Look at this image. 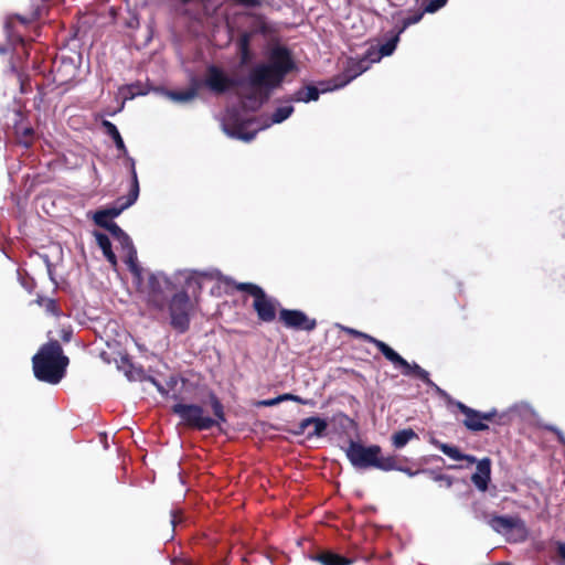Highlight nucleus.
<instances>
[{"mask_svg":"<svg viewBox=\"0 0 565 565\" xmlns=\"http://www.w3.org/2000/svg\"><path fill=\"white\" fill-rule=\"evenodd\" d=\"M147 306L158 312H167L171 328L178 333L190 329L195 305L185 290H177L163 274H151L148 278Z\"/></svg>","mask_w":565,"mask_h":565,"instance_id":"nucleus-1","label":"nucleus"},{"mask_svg":"<svg viewBox=\"0 0 565 565\" xmlns=\"http://www.w3.org/2000/svg\"><path fill=\"white\" fill-rule=\"evenodd\" d=\"M296 68V63L289 49L286 46H275L270 51L269 63H262L254 66L247 76L248 86H268L278 88L282 84L286 75Z\"/></svg>","mask_w":565,"mask_h":565,"instance_id":"nucleus-2","label":"nucleus"},{"mask_svg":"<svg viewBox=\"0 0 565 565\" xmlns=\"http://www.w3.org/2000/svg\"><path fill=\"white\" fill-rule=\"evenodd\" d=\"M70 359L63 353L57 340H50L40 347L32 358L34 376L49 384H58L66 374Z\"/></svg>","mask_w":565,"mask_h":565,"instance_id":"nucleus-3","label":"nucleus"},{"mask_svg":"<svg viewBox=\"0 0 565 565\" xmlns=\"http://www.w3.org/2000/svg\"><path fill=\"white\" fill-rule=\"evenodd\" d=\"M210 406L214 417L204 415V408L198 404L178 403L172 406V413L181 418V422L189 428L204 431L218 427L226 423V415L221 399L211 393L209 396Z\"/></svg>","mask_w":565,"mask_h":565,"instance_id":"nucleus-4","label":"nucleus"},{"mask_svg":"<svg viewBox=\"0 0 565 565\" xmlns=\"http://www.w3.org/2000/svg\"><path fill=\"white\" fill-rule=\"evenodd\" d=\"M344 330L348 334H350L353 338L361 339L365 342L374 344L387 361H390L395 367L402 370L403 375L414 376L424 382L427 386L434 388L437 393L446 395V392L443 391L436 383L431 381L429 373L426 370H424L420 365H418L415 362H407L403 356H401L384 341H381L372 337L371 334L364 333L352 328H345Z\"/></svg>","mask_w":565,"mask_h":565,"instance_id":"nucleus-5","label":"nucleus"},{"mask_svg":"<svg viewBox=\"0 0 565 565\" xmlns=\"http://www.w3.org/2000/svg\"><path fill=\"white\" fill-rule=\"evenodd\" d=\"M345 455L350 463L359 470L375 468L392 471L396 468V456L384 457L379 445L364 446L359 441L350 440Z\"/></svg>","mask_w":565,"mask_h":565,"instance_id":"nucleus-6","label":"nucleus"},{"mask_svg":"<svg viewBox=\"0 0 565 565\" xmlns=\"http://www.w3.org/2000/svg\"><path fill=\"white\" fill-rule=\"evenodd\" d=\"M234 288L254 298L252 306L260 322L270 323L276 319L279 301L268 296L260 286L253 282H234Z\"/></svg>","mask_w":565,"mask_h":565,"instance_id":"nucleus-7","label":"nucleus"},{"mask_svg":"<svg viewBox=\"0 0 565 565\" xmlns=\"http://www.w3.org/2000/svg\"><path fill=\"white\" fill-rule=\"evenodd\" d=\"M139 182L135 163L131 164V188L129 193L125 196L118 198L114 205L110 207L102 209L95 212L93 220L98 226H106L108 223H114L111 220L119 216L122 211L130 207L138 199Z\"/></svg>","mask_w":565,"mask_h":565,"instance_id":"nucleus-8","label":"nucleus"},{"mask_svg":"<svg viewBox=\"0 0 565 565\" xmlns=\"http://www.w3.org/2000/svg\"><path fill=\"white\" fill-rule=\"evenodd\" d=\"M46 11L47 7L42 3L36 4L29 13L8 15L4 22V31L10 44H23L24 40L21 29H25L30 23L41 19Z\"/></svg>","mask_w":565,"mask_h":565,"instance_id":"nucleus-9","label":"nucleus"},{"mask_svg":"<svg viewBox=\"0 0 565 565\" xmlns=\"http://www.w3.org/2000/svg\"><path fill=\"white\" fill-rule=\"evenodd\" d=\"M371 63L366 54L360 60L349 58L344 70L340 74L334 75L327 82L320 83L322 93L344 87L369 70Z\"/></svg>","mask_w":565,"mask_h":565,"instance_id":"nucleus-10","label":"nucleus"},{"mask_svg":"<svg viewBox=\"0 0 565 565\" xmlns=\"http://www.w3.org/2000/svg\"><path fill=\"white\" fill-rule=\"evenodd\" d=\"M247 84L244 79L230 77L221 67L210 65L206 68L204 85L214 94L222 95L232 88Z\"/></svg>","mask_w":565,"mask_h":565,"instance_id":"nucleus-11","label":"nucleus"},{"mask_svg":"<svg viewBox=\"0 0 565 565\" xmlns=\"http://www.w3.org/2000/svg\"><path fill=\"white\" fill-rule=\"evenodd\" d=\"M279 321L288 329L303 330L310 332L316 329L317 320L309 318L303 311L298 309L279 310Z\"/></svg>","mask_w":565,"mask_h":565,"instance_id":"nucleus-12","label":"nucleus"},{"mask_svg":"<svg viewBox=\"0 0 565 565\" xmlns=\"http://www.w3.org/2000/svg\"><path fill=\"white\" fill-rule=\"evenodd\" d=\"M13 132L17 142L25 148L32 147L35 141V131L28 120V117L20 110L15 111Z\"/></svg>","mask_w":565,"mask_h":565,"instance_id":"nucleus-13","label":"nucleus"},{"mask_svg":"<svg viewBox=\"0 0 565 565\" xmlns=\"http://www.w3.org/2000/svg\"><path fill=\"white\" fill-rule=\"evenodd\" d=\"M119 369L130 381L142 382L149 380L162 395H168V391L157 380L147 376L145 370L141 366H136L129 356L126 355L120 359Z\"/></svg>","mask_w":565,"mask_h":565,"instance_id":"nucleus-14","label":"nucleus"},{"mask_svg":"<svg viewBox=\"0 0 565 565\" xmlns=\"http://www.w3.org/2000/svg\"><path fill=\"white\" fill-rule=\"evenodd\" d=\"M454 404L458 411L465 415L462 424L468 430L478 433L489 429V425L481 418V412L476 411L459 401L455 402Z\"/></svg>","mask_w":565,"mask_h":565,"instance_id":"nucleus-15","label":"nucleus"},{"mask_svg":"<svg viewBox=\"0 0 565 565\" xmlns=\"http://www.w3.org/2000/svg\"><path fill=\"white\" fill-rule=\"evenodd\" d=\"M252 90L241 96L243 99V107L245 109L257 111L264 104H266L275 88L268 86H249Z\"/></svg>","mask_w":565,"mask_h":565,"instance_id":"nucleus-16","label":"nucleus"},{"mask_svg":"<svg viewBox=\"0 0 565 565\" xmlns=\"http://www.w3.org/2000/svg\"><path fill=\"white\" fill-rule=\"evenodd\" d=\"M488 523L497 533H509L513 530H525L524 521L519 516L493 515Z\"/></svg>","mask_w":565,"mask_h":565,"instance_id":"nucleus-17","label":"nucleus"},{"mask_svg":"<svg viewBox=\"0 0 565 565\" xmlns=\"http://www.w3.org/2000/svg\"><path fill=\"white\" fill-rule=\"evenodd\" d=\"M402 33H398V30L393 28L390 31V38L383 43L377 52H374L372 49L367 50L366 55L370 61L377 62L384 56H390L395 51L397 43L399 42V36Z\"/></svg>","mask_w":565,"mask_h":565,"instance_id":"nucleus-18","label":"nucleus"},{"mask_svg":"<svg viewBox=\"0 0 565 565\" xmlns=\"http://www.w3.org/2000/svg\"><path fill=\"white\" fill-rule=\"evenodd\" d=\"M476 462L477 469L476 472L471 476V481L478 490L484 492L488 490V486L491 479V460L489 458H483L479 461L477 460Z\"/></svg>","mask_w":565,"mask_h":565,"instance_id":"nucleus-19","label":"nucleus"},{"mask_svg":"<svg viewBox=\"0 0 565 565\" xmlns=\"http://www.w3.org/2000/svg\"><path fill=\"white\" fill-rule=\"evenodd\" d=\"M310 558L315 562H319L322 565H351L352 561L345 556L337 554L332 551H321Z\"/></svg>","mask_w":565,"mask_h":565,"instance_id":"nucleus-20","label":"nucleus"},{"mask_svg":"<svg viewBox=\"0 0 565 565\" xmlns=\"http://www.w3.org/2000/svg\"><path fill=\"white\" fill-rule=\"evenodd\" d=\"M320 92L321 90H319L316 86L307 85L296 90L291 96H289L286 99V102H316L319 99Z\"/></svg>","mask_w":565,"mask_h":565,"instance_id":"nucleus-21","label":"nucleus"},{"mask_svg":"<svg viewBox=\"0 0 565 565\" xmlns=\"http://www.w3.org/2000/svg\"><path fill=\"white\" fill-rule=\"evenodd\" d=\"M435 445L438 447V449L443 454H445L446 456H448L449 458H451L454 460H466L469 463H476V461H477V458L475 456L462 454L459 450V448L456 446H451V445L443 444V443H436Z\"/></svg>","mask_w":565,"mask_h":565,"instance_id":"nucleus-22","label":"nucleus"},{"mask_svg":"<svg viewBox=\"0 0 565 565\" xmlns=\"http://www.w3.org/2000/svg\"><path fill=\"white\" fill-rule=\"evenodd\" d=\"M96 242L99 248L103 250L105 258L113 265H117V257L111 248V242L109 237L100 232L95 233Z\"/></svg>","mask_w":565,"mask_h":565,"instance_id":"nucleus-23","label":"nucleus"},{"mask_svg":"<svg viewBox=\"0 0 565 565\" xmlns=\"http://www.w3.org/2000/svg\"><path fill=\"white\" fill-rule=\"evenodd\" d=\"M102 126L105 132L114 140L116 148L122 153H127V148L125 146L124 139L117 129L116 125L109 120H103Z\"/></svg>","mask_w":565,"mask_h":565,"instance_id":"nucleus-24","label":"nucleus"},{"mask_svg":"<svg viewBox=\"0 0 565 565\" xmlns=\"http://www.w3.org/2000/svg\"><path fill=\"white\" fill-rule=\"evenodd\" d=\"M198 89L199 84L196 81H193V84L190 88L185 90H170L168 95L174 102L186 103L194 99L198 96Z\"/></svg>","mask_w":565,"mask_h":565,"instance_id":"nucleus-25","label":"nucleus"},{"mask_svg":"<svg viewBox=\"0 0 565 565\" xmlns=\"http://www.w3.org/2000/svg\"><path fill=\"white\" fill-rule=\"evenodd\" d=\"M247 122L248 121H243V120H238V118H235L233 120L232 129H231V131H228V134L232 137H236L244 141L253 140L256 136V131H252V132L245 131Z\"/></svg>","mask_w":565,"mask_h":565,"instance_id":"nucleus-26","label":"nucleus"},{"mask_svg":"<svg viewBox=\"0 0 565 565\" xmlns=\"http://www.w3.org/2000/svg\"><path fill=\"white\" fill-rule=\"evenodd\" d=\"M482 419L484 423H492L499 426L509 425L511 416L508 413H499L495 408L489 412H481Z\"/></svg>","mask_w":565,"mask_h":565,"instance_id":"nucleus-27","label":"nucleus"},{"mask_svg":"<svg viewBox=\"0 0 565 565\" xmlns=\"http://www.w3.org/2000/svg\"><path fill=\"white\" fill-rule=\"evenodd\" d=\"M417 437V434L412 428L402 429L393 434L392 444L395 448L399 449Z\"/></svg>","mask_w":565,"mask_h":565,"instance_id":"nucleus-28","label":"nucleus"},{"mask_svg":"<svg viewBox=\"0 0 565 565\" xmlns=\"http://www.w3.org/2000/svg\"><path fill=\"white\" fill-rule=\"evenodd\" d=\"M424 14L425 12L423 9L417 10L408 17L403 18L394 28L398 30V33H403L408 26L418 23L423 19Z\"/></svg>","mask_w":565,"mask_h":565,"instance_id":"nucleus-29","label":"nucleus"},{"mask_svg":"<svg viewBox=\"0 0 565 565\" xmlns=\"http://www.w3.org/2000/svg\"><path fill=\"white\" fill-rule=\"evenodd\" d=\"M423 473H427L429 475V477L439 483V487H444V488H451L452 484H454V478L451 476H448V475H444V473H438L434 470H428V469H423L422 470Z\"/></svg>","mask_w":565,"mask_h":565,"instance_id":"nucleus-30","label":"nucleus"},{"mask_svg":"<svg viewBox=\"0 0 565 565\" xmlns=\"http://www.w3.org/2000/svg\"><path fill=\"white\" fill-rule=\"evenodd\" d=\"M294 113V107L291 105L289 106H282L278 107L271 115V122L274 124H280L287 118L291 116Z\"/></svg>","mask_w":565,"mask_h":565,"instance_id":"nucleus-31","label":"nucleus"},{"mask_svg":"<svg viewBox=\"0 0 565 565\" xmlns=\"http://www.w3.org/2000/svg\"><path fill=\"white\" fill-rule=\"evenodd\" d=\"M126 253V263L130 269V271L137 276L140 275V268L137 263V250L136 248H130L125 250Z\"/></svg>","mask_w":565,"mask_h":565,"instance_id":"nucleus-32","label":"nucleus"},{"mask_svg":"<svg viewBox=\"0 0 565 565\" xmlns=\"http://www.w3.org/2000/svg\"><path fill=\"white\" fill-rule=\"evenodd\" d=\"M311 419V425L315 426V429L312 433L309 434V437H321L324 435L326 430H327V427H328V423L326 419H322L320 417H310Z\"/></svg>","mask_w":565,"mask_h":565,"instance_id":"nucleus-33","label":"nucleus"},{"mask_svg":"<svg viewBox=\"0 0 565 565\" xmlns=\"http://www.w3.org/2000/svg\"><path fill=\"white\" fill-rule=\"evenodd\" d=\"M63 66H66V67H70L72 70V72L74 73V65L72 62H67L65 63L64 61H62L60 64L57 62L54 63V66H53V72L55 74V81L58 82L60 84H64L68 81L67 77H65L63 74H62V68Z\"/></svg>","mask_w":565,"mask_h":565,"instance_id":"nucleus-34","label":"nucleus"},{"mask_svg":"<svg viewBox=\"0 0 565 565\" xmlns=\"http://www.w3.org/2000/svg\"><path fill=\"white\" fill-rule=\"evenodd\" d=\"M239 53L242 62H246L249 58V35L244 34L238 41Z\"/></svg>","mask_w":565,"mask_h":565,"instance_id":"nucleus-35","label":"nucleus"},{"mask_svg":"<svg viewBox=\"0 0 565 565\" xmlns=\"http://www.w3.org/2000/svg\"><path fill=\"white\" fill-rule=\"evenodd\" d=\"M278 398H279L280 403L287 402V401H292V402H296V403L302 404V405H311L312 406L315 404V402L311 399H305L301 396L295 395L291 393H285V394L278 395Z\"/></svg>","mask_w":565,"mask_h":565,"instance_id":"nucleus-36","label":"nucleus"},{"mask_svg":"<svg viewBox=\"0 0 565 565\" xmlns=\"http://www.w3.org/2000/svg\"><path fill=\"white\" fill-rule=\"evenodd\" d=\"M447 1L448 0H430L424 6L423 11L425 13H435L446 6Z\"/></svg>","mask_w":565,"mask_h":565,"instance_id":"nucleus-37","label":"nucleus"},{"mask_svg":"<svg viewBox=\"0 0 565 565\" xmlns=\"http://www.w3.org/2000/svg\"><path fill=\"white\" fill-rule=\"evenodd\" d=\"M103 228L107 230L110 235L114 237V239H119L120 236H122L124 233H126L117 223H108L106 226H102Z\"/></svg>","mask_w":565,"mask_h":565,"instance_id":"nucleus-38","label":"nucleus"},{"mask_svg":"<svg viewBox=\"0 0 565 565\" xmlns=\"http://www.w3.org/2000/svg\"><path fill=\"white\" fill-rule=\"evenodd\" d=\"M45 310L56 317H58L61 312L60 307L54 299L46 300Z\"/></svg>","mask_w":565,"mask_h":565,"instance_id":"nucleus-39","label":"nucleus"},{"mask_svg":"<svg viewBox=\"0 0 565 565\" xmlns=\"http://www.w3.org/2000/svg\"><path fill=\"white\" fill-rule=\"evenodd\" d=\"M116 241L119 243L124 252L135 247L131 238L128 236L127 233H124L122 236H120L119 239Z\"/></svg>","mask_w":565,"mask_h":565,"instance_id":"nucleus-40","label":"nucleus"},{"mask_svg":"<svg viewBox=\"0 0 565 565\" xmlns=\"http://www.w3.org/2000/svg\"><path fill=\"white\" fill-rule=\"evenodd\" d=\"M311 425V419L310 417H307V418H303L302 420H300L296 427V429L294 430V434L295 435H301L305 433V430Z\"/></svg>","mask_w":565,"mask_h":565,"instance_id":"nucleus-41","label":"nucleus"},{"mask_svg":"<svg viewBox=\"0 0 565 565\" xmlns=\"http://www.w3.org/2000/svg\"><path fill=\"white\" fill-rule=\"evenodd\" d=\"M60 337L63 342H70L73 337V329L71 327L62 328Z\"/></svg>","mask_w":565,"mask_h":565,"instance_id":"nucleus-42","label":"nucleus"},{"mask_svg":"<svg viewBox=\"0 0 565 565\" xmlns=\"http://www.w3.org/2000/svg\"><path fill=\"white\" fill-rule=\"evenodd\" d=\"M241 6L256 8L262 4L260 0H236Z\"/></svg>","mask_w":565,"mask_h":565,"instance_id":"nucleus-43","label":"nucleus"},{"mask_svg":"<svg viewBox=\"0 0 565 565\" xmlns=\"http://www.w3.org/2000/svg\"><path fill=\"white\" fill-rule=\"evenodd\" d=\"M279 403L280 402H279V398L277 396V397L269 398V399H263V401L258 402V405L259 406H265V407H271V406L278 405Z\"/></svg>","mask_w":565,"mask_h":565,"instance_id":"nucleus-44","label":"nucleus"},{"mask_svg":"<svg viewBox=\"0 0 565 565\" xmlns=\"http://www.w3.org/2000/svg\"><path fill=\"white\" fill-rule=\"evenodd\" d=\"M181 521H182L181 513L179 511L172 510L171 511V519H170L171 525L173 527H175L177 524H179Z\"/></svg>","mask_w":565,"mask_h":565,"instance_id":"nucleus-45","label":"nucleus"},{"mask_svg":"<svg viewBox=\"0 0 565 565\" xmlns=\"http://www.w3.org/2000/svg\"><path fill=\"white\" fill-rule=\"evenodd\" d=\"M557 555L563 565H565V542L557 543Z\"/></svg>","mask_w":565,"mask_h":565,"instance_id":"nucleus-46","label":"nucleus"},{"mask_svg":"<svg viewBox=\"0 0 565 565\" xmlns=\"http://www.w3.org/2000/svg\"><path fill=\"white\" fill-rule=\"evenodd\" d=\"M393 470H397V471H402L406 475H408L409 477H413L415 476L416 473H418V471H413L411 468H404V467H401L398 465V461L396 460V468H394ZM419 472H423L422 470H419Z\"/></svg>","mask_w":565,"mask_h":565,"instance_id":"nucleus-47","label":"nucleus"},{"mask_svg":"<svg viewBox=\"0 0 565 565\" xmlns=\"http://www.w3.org/2000/svg\"><path fill=\"white\" fill-rule=\"evenodd\" d=\"M546 429H548L550 431L556 433L558 435L559 441L565 444V440H564L563 436L561 435V433L557 430V428L547 426Z\"/></svg>","mask_w":565,"mask_h":565,"instance_id":"nucleus-48","label":"nucleus"},{"mask_svg":"<svg viewBox=\"0 0 565 565\" xmlns=\"http://www.w3.org/2000/svg\"><path fill=\"white\" fill-rule=\"evenodd\" d=\"M232 332L236 333V334H243V331H239V330H233Z\"/></svg>","mask_w":565,"mask_h":565,"instance_id":"nucleus-49","label":"nucleus"},{"mask_svg":"<svg viewBox=\"0 0 565 565\" xmlns=\"http://www.w3.org/2000/svg\"><path fill=\"white\" fill-rule=\"evenodd\" d=\"M177 384V381L174 379H171V385Z\"/></svg>","mask_w":565,"mask_h":565,"instance_id":"nucleus-50","label":"nucleus"},{"mask_svg":"<svg viewBox=\"0 0 565 565\" xmlns=\"http://www.w3.org/2000/svg\"><path fill=\"white\" fill-rule=\"evenodd\" d=\"M343 417L345 418V420L352 422L347 415H343Z\"/></svg>","mask_w":565,"mask_h":565,"instance_id":"nucleus-51","label":"nucleus"},{"mask_svg":"<svg viewBox=\"0 0 565 565\" xmlns=\"http://www.w3.org/2000/svg\"><path fill=\"white\" fill-rule=\"evenodd\" d=\"M181 1H182V2H184V3H186V2H189L190 0H181Z\"/></svg>","mask_w":565,"mask_h":565,"instance_id":"nucleus-52","label":"nucleus"},{"mask_svg":"<svg viewBox=\"0 0 565 565\" xmlns=\"http://www.w3.org/2000/svg\"><path fill=\"white\" fill-rule=\"evenodd\" d=\"M0 52H4V50L2 47H0Z\"/></svg>","mask_w":565,"mask_h":565,"instance_id":"nucleus-53","label":"nucleus"}]
</instances>
